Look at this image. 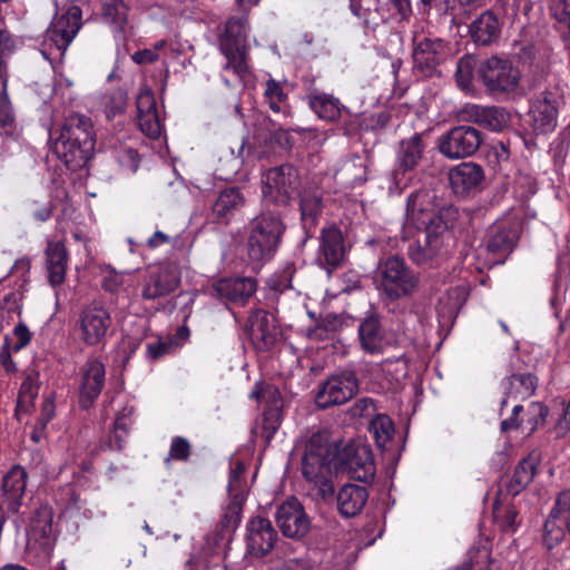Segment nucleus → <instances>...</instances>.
I'll return each mask as SVG.
<instances>
[{
  "mask_svg": "<svg viewBox=\"0 0 570 570\" xmlns=\"http://www.w3.org/2000/svg\"><path fill=\"white\" fill-rule=\"evenodd\" d=\"M164 47L165 42L159 41L155 45L153 49H144L135 52L132 56V60L138 65L153 62L159 59L158 52L159 50L164 49Z\"/></svg>",
  "mask_w": 570,
  "mask_h": 570,
  "instance_id": "nucleus-62",
  "label": "nucleus"
},
{
  "mask_svg": "<svg viewBox=\"0 0 570 570\" xmlns=\"http://www.w3.org/2000/svg\"><path fill=\"white\" fill-rule=\"evenodd\" d=\"M246 333L257 351L272 348L281 335L274 318L264 309H256L249 315Z\"/></svg>",
  "mask_w": 570,
  "mask_h": 570,
  "instance_id": "nucleus-20",
  "label": "nucleus"
},
{
  "mask_svg": "<svg viewBox=\"0 0 570 570\" xmlns=\"http://www.w3.org/2000/svg\"><path fill=\"white\" fill-rule=\"evenodd\" d=\"M13 343L11 350L19 352L24 348L31 341V332L23 323H18L12 331Z\"/></svg>",
  "mask_w": 570,
  "mask_h": 570,
  "instance_id": "nucleus-61",
  "label": "nucleus"
},
{
  "mask_svg": "<svg viewBox=\"0 0 570 570\" xmlns=\"http://www.w3.org/2000/svg\"><path fill=\"white\" fill-rule=\"evenodd\" d=\"M366 174V164L360 156L345 159L336 171L340 181L352 188L364 183L367 179Z\"/></svg>",
  "mask_w": 570,
  "mask_h": 570,
  "instance_id": "nucleus-41",
  "label": "nucleus"
},
{
  "mask_svg": "<svg viewBox=\"0 0 570 570\" xmlns=\"http://www.w3.org/2000/svg\"><path fill=\"white\" fill-rule=\"evenodd\" d=\"M215 293L228 301L245 304L256 292L257 284L252 277L222 278L214 284Z\"/></svg>",
  "mask_w": 570,
  "mask_h": 570,
  "instance_id": "nucleus-26",
  "label": "nucleus"
},
{
  "mask_svg": "<svg viewBox=\"0 0 570 570\" xmlns=\"http://www.w3.org/2000/svg\"><path fill=\"white\" fill-rule=\"evenodd\" d=\"M521 222L514 216L499 219L492 227L487 242V250L497 256L510 254L520 237Z\"/></svg>",
  "mask_w": 570,
  "mask_h": 570,
  "instance_id": "nucleus-21",
  "label": "nucleus"
},
{
  "mask_svg": "<svg viewBox=\"0 0 570 570\" xmlns=\"http://www.w3.org/2000/svg\"><path fill=\"white\" fill-rule=\"evenodd\" d=\"M537 464L538 456L533 454H530L519 462L508 484V492L511 495L519 494L520 491L532 481L535 474Z\"/></svg>",
  "mask_w": 570,
  "mask_h": 570,
  "instance_id": "nucleus-42",
  "label": "nucleus"
},
{
  "mask_svg": "<svg viewBox=\"0 0 570 570\" xmlns=\"http://www.w3.org/2000/svg\"><path fill=\"white\" fill-rule=\"evenodd\" d=\"M179 284V277L175 268L170 266L160 267L156 273H151L142 288V297L155 299L166 296L174 292Z\"/></svg>",
  "mask_w": 570,
  "mask_h": 570,
  "instance_id": "nucleus-27",
  "label": "nucleus"
},
{
  "mask_svg": "<svg viewBox=\"0 0 570 570\" xmlns=\"http://www.w3.org/2000/svg\"><path fill=\"white\" fill-rule=\"evenodd\" d=\"M435 198V193L425 188L407 197L402 238L406 240L417 233V239L407 247V255L416 265L426 264L445 254L452 220L458 214L452 206L439 208Z\"/></svg>",
  "mask_w": 570,
  "mask_h": 570,
  "instance_id": "nucleus-1",
  "label": "nucleus"
},
{
  "mask_svg": "<svg viewBox=\"0 0 570 570\" xmlns=\"http://www.w3.org/2000/svg\"><path fill=\"white\" fill-rule=\"evenodd\" d=\"M134 413L135 409L131 405H125L122 409L117 411L114 430L108 442L104 444L105 448L117 451L124 449L129 430L135 422Z\"/></svg>",
  "mask_w": 570,
  "mask_h": 570,
  "instance_id": "nucleus-36",
  "label": "nucleus"
},
{
  "mask_svg": "<svg viewBox=\"0 0 570 570\" xmlns=\"http://www.w3.org/2000/svg\"><path fill=\"white\" fill-rule=\"evenodd\" d=\"M351 13L358 19L364 27L374 28L379 23V12L374 0H347Z\"/></svg>",
  "mask_w": 570,
  "mask_h": 570,
  "instance_id": "nucleus-45",
  "label": "nucleus"
},
{
  "mask_svg": "<svg viewBox=\"0 0 570 570\" xmlns=\"http://www.w3.org/2000/svg\"><path fill=\"white\" fill-rule=\"evenodd\" d=\"M27 487V472L20 465L12 466L3 476L2 491L12 510H17Z\"/></svg>",
  "mask_w": 570,
  "mask_h": 570,
  "instance_id": "nucleus-35",
  "label": "nucleus"
},
{
  "mask_svg": "<svg viewBox=\"0 0 570 570\" xmlns=\"http://www.w3.org/2000/svg\"><path fill=\"white\" fill-rule=\"evenodd\" d=\"M245 464L236 460L232 463L230 473L228 479L227 491H246L247 492V483L244 479Z\"/></svg>",
  "mask_w": 570,
  "mask_h": 570,
  "instance_id": "nucleus-58",
  "label": "nucleus"
},
{
  "mask_svg": "<svg viewBox=\"0 0 570 570\" xmlns=\"http://www.w3.org/2000/svg\"><path fill=\"white\" fill-rule=\"evenodd\" d=\"M416 178L414 169L403 168L399 164L389 176V194L400 196L407 187H410Z\"/></svg>",
  "mask_w": 570,
  "mask_h": 570,
  "instance_id": "nucleus-49",
  "label": "nucleus"
},
{
  "mask_svg": "<svg viewBox=\"0 0 570 570\" xmlns=\"http://www.w3.org/2000/svg\"><path fill=\"white\" fill-rule=\"evenodd\" d=\"M137 121L140 130L149 138L160 137L164 125L156 108L154 92L148 87H142L136 98Z\"/></svg>",
  "mask_w": 570,
  "mask_h": 570,
  "instance_id": "nucleus-23",
  "label": "nucleus"
},
{
  "mask_svg": "<svg viewBox=\"0 0 570 570\" xmlns=\"http://www.w3.org/2000/svg\"><path fill=\"white\" fill-rule=\"evenodd\" d=\"M26 554L35 564L50 561L53 551L52 510L40 505L30 518L26 530Z\"/></svg>",
  "mask_w": 570,
  "mask_h": 570,
  "instance_id": "nucleus-8",
  "label": "nucleus"
},
{
  "mask_svg": "<svg viewBox=\"0 0 570 570\" xmlns=\"http://www.w3.org/2000/svg\"><path fill=\"white\" fill-rule=\"evenodd\" d=\"M361 345L370 354L382 353L385 340L376 316L366 317L358 328Z\"/></svg>",
  "mask_w": 570,
  "mask_h": 570,
  "instance_id": "nucleus-37",
  "label": "nucleus"
},
{
  "mask_svg": "<svg viewBox=\"0 0 570 570\" xmlns=\"http://www.w3.org/2000/svg\"><path fill=\"white\" fill-rule=\"evenodd\" d=\"M79 374V404L87 410L101 394L106 382V366L98 357H89Z\"/></svg>",
  "mask_w": 570,
  "mask_h": 570,
  "instance_id": "nucleus-18",
  "label": "nucleus"
},
{
  "mask_svg": "<svg viewBox=\"0 0 570 570\" xmlns=\"http://www.w3.org/2000/svg\"><path fill=\"white\" fill-rule=\"evenodd\" d=\"M478 76L494 97H514L521 90V72L509 59L492 56L483 60Z\"/></svg>",
  "mask_w": 570,
  "mask_h": 570,
  "instance_id": "nucleus-7",
  "label": "nucleus"
},
{
  "mask_svg": "<svg viewBox=\"0 0 570 570\" xmlns=\"http://www.w3.org/2000/svg\"><path fill=\"white\" fill-rule=\"evenodd\" d=\"M483 141L480 130L472 126L453 127L439 138V151L448 159L466 158L476 153Z\"/></svg>",
  "mask_w": 570,
  "mask_h": 570,
  "instance_id": "nucleus-12",
  "label": "nucleus"
},
{
  "mask_svg": "<svg viewBox=\"0 0 570 570\" xmlns=\"http://www.w3.org/2000/svg\"><path fill=\"white\" fill-rule=\"evenodd\" d=\"M46 267L48 281L52 287L65 282L68 254L61 242H49L46 248Z\"/></svg>",
  "mask_w": 570,
  "mask_h": 570,
  "instance_id": "nucleus-32",
  "label": "nucleus"
},
{
  "mask_svg": "<svg viewBox=\"0 0 570 570\" xmlns=\"http://www.w3.org/2000/svg\"><path fill=\"white\" fill-rule=\"evenodd\" d=\"M566 531L570 533V491H562L556 500L543 524V544L553 549L562 542Z\"/></svg>",
  "mask_w": 570,
  "mask_h": 570,
  "instance_id": "nucleus-15",
  "label": "nucleus"
},
{
  "mask_svg": "<svg viewBox=\"0 0 570 570\" xmlns=\"http://www.w3.org/2000/svg\"><path fill=\"white\" fill-rule=\"evenodd\" d=\"M346 247L342 230L331 225L323 227L320 236V246L316 261L328 272L336 268L344 261Z\"/></svg>",
  "mask_w": 570,
  "mask_h": 570,
  "instance_id": "nucleus-22",
  "label": "nucleus"
},
{
  "mask_svg": "<svg viewBox=\"0 0 570 570\" xmlns=\"http://www.w3.org/2000/svg\"><path fill=\"white\" fill-rule=\"evenodd\" d=\"M537 377L531 373L513 374L503 382L504 397L501 410L510 403L523 401L534 394Z\"/></svg>",
  "mask_w": 570,
  "mask_h": 570,
  "instance_id": "nucleus-30",
  "label": "nucleus"
},
{
  "mask_svg": "<svg viewBox=\"0 0 570 570\" xmlns=\"http://www.w3.org/2000/svg\"><path fill=\"white\" fill-rule=\"evenodd\" d=\"M101 105L106 118L110 120L125 111L127 106V92L121 88L107 92L101 98Z\"/></svg>",
  "mask_w": 570,
  "mask_h": 570,
  "instance_id": "nucleus-51",
  "label": "nucleus"
},
{
  "mask_svg": "<svg viewBox=\"0 0 570 570\" xmlns=\"http://www.w3.org/2000/svg\"><path fill=\"white\" fill-rule=\"evenodd\" d=\"M58 112L49 119H41L49 136V147L52 154L70 170L83 168L95 150V134L91 119L81 114H70L63 124L55 129Z\"/></svg>",
  "mask_w": 570,
  "mask_h": 570,
  "instance_id": "nucleus-2",
  "label": "nucleus"
},
{
  "mask_svg": "<svg viewBox=\"0 0 570 570\" xmlns=\"http://www.w3.org/2000/svg\"><path fill=\"white\" fill-rule=\"evenodd\" d=\"M0 135L6 137L18 135L16 114L8 95V78H0Z\"/></svg>",
  "mask_w": 570,
  "mask_h": 570,
  "instance_id": "nucleus-40",
  "label": "nucleus"
},
{
  "mask_svg": "<svg viewBox=\"0 0 570 570\" xmlns=\"http://www.w3.org/2000/svg\"><path fill=\"white\" fill-rule=\"evenodd\" d=\"M179 344L170 335L157 336L146 343V358L156 362L174 353Z\"/></svg>",
  "mask_w": 570,
  "mask_h": 570,
  "instance_id": "nucleus-46",
  "label": "nucleus"
},
{
  "mask_svg": "<svg viewBox=\"0 0 570 570\" xmlns=\"http://www.w3.org/2000/svg\"><path fill=\"white\" fill-rule=\"evenodd\" d=\"M284 224L275 212H263L255 217L248 230L247 256L254 268L271 261L276 253Z\"/></svg>",
  "mask_w": 570,
  "mask_h": 570,
  "instance_id": "nucleus-5",
  "label": "nucleus"
},
{
  "mask_svg": "<svg viewBox=\"0 0 570 570\" xmlns=\"http://www.w3.org/2000/svg\"><path fill=\"white\" fill-rule=\"evenodd\" d=\"M112 317L107 307L92 303L85 306L76 321L80 342L88 346H104L111 335Z\"/></svg>",
  "mask_w": 570,
  "mask_h": 570,
  "instance_id": "nucleus-9",
  "label": "nucleus"
},
{
  "mask_svg": "<svg viewBox=\"0 0 570 570\" xmlns=\"http://www.w3.org/2000/svg\"><path fill=\"white\" fill-rule=\"evenodd\" d=\"M262 184L265 205L285 206L298 190L299 175L295 167L282 165L266 170Z\"/></svg>",
  "mask_w": 570,
  "mask_h": 570,
  "instance_id": "nucleus-10",
  "label": "nucleus"
},
{
  "mask_svg": "<svg viewBox=\"0 0 570 570\" xmlns=\"http://www.w3.org/2000/svg\"><path fill=\"white\" fill-rule=\"evenodd\" d=\"M81 9L70 6L61 14H56L46 32V41L65 53L81 27Z\"/></svg>",
  "mask_w": 570,
  "mask_h": 570,
  "instance_id": "nucleus-16",
  "label": "nucleus"
},
{
  "mask_svg": "<svg viewBox=\"0 0 570 570\" xmlns=\"http://www.w3.org/2000/svg\"><path fill=\"white\" fill-rule=\"evenodd\" d=\"M264 95L274 112L279 114L285 111L287 96L279 82L274 79L267 80Z\"/></svg>",
  "mask_w": 570,
  "mask_h": 570,
  "instance_id": "nucleus-53",
  "label": "nucleus"
},
{
  "mask_svg": "<svg viewBox=\"0 0 570 570\" xmlns=\"http://www.w3.org/2000/svg\"><path fill=\"white\" fill-rule=\"evenodd\" d=\"M491 549L488 539L479 541L478 546L472 547L468 552V562L464 563L471 570H487L490 567Z\"/></svg>",
  "mask_w": 570,
  "mask_h": 570,
  "instance_id": "nucleus-50",
  "label": "nucleus"
},
{
  "mask_svg": "<svg viewBox=\"0 0 570 570\" xmlns=\"http://www.w3.org/2000/svg\"><path fill=\"white\" fill-rule=\"evenodd\" d=\"M229 502L224 509L223 523L228 529H235L240 522L243 505L247 498L246 491H228Z\"/></svg>",
  "mask_w": 570,
  "mask_h": 570,
  "instance_id": "nucleus-44",
  "label": "nucleus"
},
{
  "mask_svg": "<svg viewBox=\"0 0 570 570\" xmlns=\"http://www.w3.org/2000/svg\"><path fill=\"white\" fill-rule=\"evenodd\" d=\"M277 533L269 520L256 517L247 524V549L256 557H263L274 548Z\"/></svg>",
  "mask_w": 570,
  "mask_h": 570,
  "instance_id": "nucleus-24",
  "label": "nucleus"
},
{
  "mask_svg": "<svg viewBox=\"0 0 570 570\" xmlns=\"http://www.w3.org/2000/svg\"><path fill=\"white\" fill-rule=\"evenodd\" d=\"M494 520L499 528L504 532H514L518 528V512L511 507H495L494 508Z\"/></svg>",
  "mask_w": 570,
  "mask_h": 570,
  "instance_id": "nucleus-55",
  "label": "nucleus"
},
{
  "mask_svg": "<svg viewBox=\"0 0 570 570\" xmlns=\"http://www.w3.org/2000/svg\"><path fill=\"white\" fill-rule=\"evenodd\" d=\"M245 204V198L236 187L222 190L213 205V213L219 219L228 220Z\"/></svg>",
  "mask_w": 570,
  "mask_h": 570,
  "instance_id": "nucleus-39",
  "label": "nucleus"
},
{
  "mask_svg": "<svg viewBox=\"0 0 570 570\" xmlns=\"http://www.w3.org/2000/svg\"><path fill=\"white\" fill-rule=\"evenodd\" d=\"M358 391V381L353 371H342L327 377L320 384L316 393V404L326 409L350 401Z\"/></svg>",
  "mask_w": 570,
  "mask_h": 570,
  "instance_id": "nucleus-13",
  "label": "nucleus"
},
{
  "mask_svg": "<svg viewBox=\"0 0 570 570\" xmlns=\"http://www.w3.org/2000/svg\"><path fill=\"white\" fill-rule=\"evenodd\" d=\"M248 20L245 16L230 18L225 23L224 32L219 38L220 51L226 58L225 70L233 72L240 79L248 73Z\"/></svg>",
  "mask_w": 570,
  "mask_h": 570,
  "instance_id": "nucleus-6",
  "label": "nucleus"
},
{
  "mask_svg": "<svg viewBox=\"0 0 570 570\" xmlns=\"http://www.w3.org/2000/svg\"><path fill=\"white\" fill-rule=\"evenodd\" d=\"M335 468L347 472L351 478L361 482H371L375 476V464L370 445L363 442L347 443L335 452Z\"/></svg>",
  "mask_w": 570,
  "mask_h": 570,
  "instance_id": "nucleus-11",
  "label": "nucleus"
},
{
  "mask_svg": "<svg viewBox=\"0 0 570 570\" xmlns=\"http://www.w3.org/2000/svg\"><path fill=\"white\" fill-rule=\"evenodd\" d=\"M17 47V40L4 28L0 29V78H8V65L4 60Z\"/></svg>",
  "mask_w": 570,
  "mask_h": 570,
  "instance_id": "nucleus-56",
  "label": "nucleus"
},
{
  "mask_svg": "<svg viewBox=\"0 0 570 570\" xmlns=\"http://www.w3.org/2000/svg\"><path fill=\"white\" fill-rule=\"evenodd\" d=\"M484 178L483 169L472 161H464L449 171V180L452 190L456 195H464L475 190Z\"/></svg>",
  "mask_w": 570,
  "mask_h": 570,
  "instance_id": "nucleus-25",
  "label": "nucleus"
},
{
  "mask_svg": "<svg viewBox=\"0 0 570 570\" xmlns=\"http://www.w3.org/2000/svg\"><path fill=\"white\" fill-rule=\"evenodd\" d=\"M469 31L475 43L489 46L500 38L501 22L492 10H487L472 21Z\"/></svg>",
  "mask_w": 570,
  "mask_h": 570,
  "instance_id": "nucleus-28",
  "label": "nucleus"
},
{
  "mask_svg": "<svg viewBox=\"0 0 570 570\" xmlns=\"http://www.w3.org/2000/svg\"><path fill=\"white\" fill-rule=\"evenodd\" d=\"M333 462H336L335 450L328 442L327 433H313L305 443L301 470L304 479L318 490L323 499L334 493Z\"/></svg>",
  "mask_w": 570,
  "mask_h": 570,
  "instance_id": "nucleus-3",
  "label": "nucleus"
},
{
  "mask_svg": "<svg viewBox=\"0 0 570 570\" xmlns=\"http://www.w3.org/2000/svg\"><path fill=\"white\" fill-rule=\"evenodd\" d=\"M370 431L372 432L377 446L385 448L392 440L395 429L391 417L386 414H377L370 422Z\"/></svg>",
  "mask_w": 570,
  "mask_h": 570,
  "instance_id": "nucleus-47",
  "label": "nucleus"
},
{
  "mask_svg": "<svg viewBox=\"0 0 570 570\" xmlns=\"http://www.w3.org/2000/svg\"><path fill=\"white\" fill-rule=\"evenodd\" d=\"M551 17L561 26H570V0H549Z\"/></svg>",
  "mask_w": 570,
  "mask_h": 570,
  "instance_id": "nucleus-57",
  "label": "nucleus"
},
{
  "mask_svg": "<svg viewBox=\"0 0 570 570\" xmlns=\"http://www.w3.org/2000/svg\"><path fill=\"white\" fill-rule=\"evenodd\" d=\"M466 298L464 289L454 287L448 291L446 295L439 301V314L443 317L454 318Z\"/></svg>",
  "mask_w": 570,
  "mask_h": 570,
  "instance_id": "nucleus-48",
  "label": "nucleus"
},
{
  "mask_svg": "<svg viewBox=\"0 0 570 570\" xmlns=\"http://www.w3.org/2000/svg\"><path fill=\"white\" fill-rule=\"evenodd\" d=\"M424 148L425 145L420 134L402 139L396 151V164L403 168L415 170L422 159Z\"/></svg>",
  "mask_w": 570,
  "mask_h": 570,
  "instance_id": "nucleus-38",
  "label": "nucleus"
},
{
  "mask_svg": "<svg viewBox=\"0 0 570 570\" xmlns=\"http://www.w3.org/2000/svg\"><path fill=\"white\" fill-rule=\"evenodd\" d=\"M275 520L281 532L292 539L305 537L311 528V520L295 497L287 498L277 507Z\"/></svg>",
  "mask_w": 570,
  "mask_h": 570,
  "instance_id": "nucleus-14",
  "label": "nucleus"
},
{
  "mask_svg": "<svg viewBox=\"0 0 570 570\" xmlns=\"http://www.w3.org/2000/svg\"><path fill=\"white\" fill-rule=\"evenodd\" d=\"M368 499V492L365 487L346 483L337 493L338 512L346 518L355 517L362 512Z\"/></svg>",
  "mask_w": 570,
  "mask_h": 570,
  "instance_id": "nucleus-29",
  "label": "nucleus"
},
{
  "mask_svg": "<svg viewBox=\"0 0 570 570\" xmlns=\"http://www.w3.org/2000/svg\"><path fill=\"white\" fill-rule=\"evenodd\" d=\"M445 49L446 43L440 38L415 39L412 53L413 70L421 77H432L445 57Z\"/></svg>",
  "mask_w": 570,
  "mask_h": 570,
  "instance_id": "nucleus-17",
  "label": "nucleus"
},
{
  "mask_svg": "<svg viewBox=\"0 0 570 570\" xmlns=\"http://www.w3.org/2000/svg\"><path fill=\"white\" fill-rule=\"evenodd\" d=\"M190 453V445L184 438H175L170 445L169 455L175 460H187Z\"/></svg>",
  "mask_w": 570,
  "mask_h": 570,
  "instance_id": "nucleus-63",
  "label": "nucleus"
},
{
  "mask_svg": "<svg viewBox=\"0 0 570 570\" xmlns=\"http://www.w3.org/2000/svg\"><path fill=\"white\" fill-rule=\"evenodd\" d=\"M308 106L324 121H336L347 108L331 94L312 92L307 96Z\"/></svg>",
  "mask_w": 570,
  "mask_h": 570,
  "instance_id": "nucleus-33",
  "label": "nucleus"
},
{
  "mask_svg": "<svg viewBox=\"0 0 570 570\" xmlns=\"http://www.w3.org/2000/svg\"><path fill=\"white\" fill-rule=\"evenodd\" d=\"M299 209L302 226L307 237H311L318 223V215L322 209V199L317 190L303 191L299 194Z\"/></svg>",
  "mask_w": 570,
  "mask_h": 570,
  "instance_id": "nucleus-34",
  "label": "nucleus"
},
{
  "mask_svg": "<svg viewBox=\"0 0 570 570\" xmlns=\"http://www.w3.org/2000/svg\"><path fill=\"white\" fill-rule=\"evenodd\" d=\"M374 286L384 303L411 297L420 286V276L400 256H390L377 264Z\"/></svg>",
  "mask_w": 570,
  "mask_h": 570,
  "instance_id": "nucleus-4",
  "label": "nucleus"
},
{
  "mask_svg": "<svg viewBox=\"0 0 570 570\" xmlns=\"http://www.w3.org/2000/svg\"><path fill=\"white\" fill-rule=\"evenodd\" d=\"M250 397L257 400L262 405H264L265 416H278L283 406V400L276 386L272 384H257L255 390L250 393Z\"/></svg>",
  "mask_w": 570,
  "mask_h": 570,
  "instance_id": "nucleus-43",
  "label": "nucleus"
},
{
  "mask_svg": "<svg viewBox=\"0 0 570 570\" xmlns=\"http://www.w3.org/2000/svg\"><path fill=\"white\" fill-rule=\"evenodd\" d=\"M476 59L473 56H463L459 59L455 70V80L460 88L469 89L472 85L473 70Z\"/></svg>",
  "mask_w": 570,
  "mask_h": 570,
  "instance_id": "nucleus-54",
  "label": "nucleus"
},
{
  "mask_svg": "<svg viewBox=\"0 0 570 570\" xmlns=\"http://www.w3.org/2000/svg\"><path fill=\"white\" fill-rule=\"evenodd\" d=\"M38 390L31 376H28L20 386L19 404L33 400L38 395Z\"/></svg>",
  "mask_w": 570,
  "mask_h": 570,
  "instance_id": "nucleus-64",
  "label": "nucleus"
},
{
  "mask_svg": "<svg viewBox=\"0 0 570 570\" xmlns=\"http://www.w3.org/2000/svg\"><path fill=\"white\" fill-rule=\"evenodd\" d=\"M293 268L286 267L279 274H274L267 281L268 287L275 293H283L292 288Z\"/></svg>",
  "mask_w": 570,
  "mask_h": 570,
  "instance_id": "nucleus-59",
  "label": "nucleus"
},
{
  "mask_svg": "<svg viewBox=\"0 0 570 570\" xmlns=\"http://www.w3.org/2000/svg\"><path fill=\"white\" fill-rule=\"evenodd\" d=\"M102 14L108 23L122 29L127 22V6L122 0H105Z\"/></svg>",
  "mask_w": 570,
  "mask_h": 570,
  "instance_id": "nucleus-52",
  "label": "nucleus"
},
{
  "mask_svg": "<svg viewBox=\"0 0 570 570\" xmlns=\"http://www.w3.org/2000/svg\"><path fill=\"white\" fill-rule=\"evenodd\" d=\"M558 120V97L551 91H542L531 100L529 121L537 135L554 130Z\"/></svg>",
  "mask_w": 570,
  "mask_h": 570,
  "instance_id": "nucleus-19",
  "label": "nucleus"
},
{
  "mask_svg": "<svg viewBox=\"0 0 570 570\" xmlns=\"http://www.w3.org/2000/svg\"><path fill=\"white\" fill-rule=\"evenodd\" d=\"M125 274L110 266L102 269V287L105 291L116 293L124 284Z\"/></svg>",
  "mask_w": 570,
  "mask_h": 570,
  "instance_id": "nucleus-60",
  "label": "nucleus"
},
{
  "mask_svg": "<svg viewBox=\"0 0 570 570\" xmlns=\"http://www.w3.org/2000/svg\"><path fill=\"white\" fill-rule=\"evenodd\" d=\"M469 119L492 131H500L509 124L507 110L498 106L472 105L468 107Z\"/></svg>",
  "mask_w": 570,
  "mask_h": 570,
  "instance_id": "nucleus-31",
  "label": "nucleus"
}]
</instances>
